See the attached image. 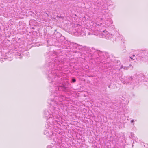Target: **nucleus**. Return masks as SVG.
Returning <instances> with one entry per match:
<instances>
[{"mask_svg": "<svg viewBox=\"0 0 148 148\" xmlns=\"http://www.w3.org/2000/svg\"><path fill=\"white\" fill-rule=\"evenodd\" d=\"M103 35H104V36H105V37L106 38V34L108 35V32L107 31L105 30L103 31V33H102Z\"/></svg>", "mask_w": 148, "mask_h": 148, "instance_id": "1", "label": "nucleus"}, {"mask_svg": "<svg viewBox=\"0 0 148 148\" xmlns=\"http://www.w3.org/2000/svg\"><path fill=\"white\" fill-rule=\"evenodd\" d=\"M72 81L73 82H75V81H76V80L74 78H73L72 79Z\"/></svg>", "mask_w": 148, "mask_h": 148, "instance_id": "2", "label": "nucleus"}, {"mask_svg": "<svg viewBox=\"0 0 148 148\" xmlns=\"http://www.w3.org/2000/svg\"><path fill=\"white\" fill-rule=\"evenodd\" d=\"M59 17V18H62L63 17L62 16H60V17Z\"/></svg>", "mask_w": 148, "mask_h": 148, "instance_id": "3", "label": "nucleus"}, {"mask_svg": "<svg viewBox=\"0 0 148 148\" xmlns=\"http://www.w3.org/2000/svg\"><path fill=\"white\" fill-rule=\"evenodd\" d=\"M131 123H133V122H134V120H132L131 121Z\"/></svg>", "mask_w": 148, "mask_h": 148, "instance_id": "4", "label": "nucleus"}, {"mask_svg": "<svg viewBox=\"0 0 148 148\" xmlns=\"http://www.w3.org/2000/svg\"><path fill=\"white\" fill-rule=\"evenodd\" d=\"M130 57V58H131L132 60V59H133L132 58H131V57Z\"/></svg>", "mask_w": 148, "mask_h": 148, "instance_id": "5", "label": "nucleus"}, {"mask_svg": "<svg viewBox=\"0 0 148 148\" xmlns=\"http://www.w3.org/2000/svg\"><path fill=\"white\" fill-rule=\"evenodd\" d=\"M132 66V65L131 64L130 65V66Z\"/></svg>", "mask_w": 148, "mask_h": 148, "instance_id": "6", "label": "nucleus"}, {"mask_svg": "<svg viewBox=\"0 0 148 148\" xmlns=\"http://www.w3.org/2000/svg\"><path fill=\"white\" fill-rule=\"evenodd\" d=\"M130 78H131V79L132 80V77H130Z\"/></svg>", "mask_w": 148, "mask_h": 148, "instance_id": "7", "label": "nucleus"}, {"mask_svg": "<svg viewBox=\"0 0 148 148\" xmlns=\"http://www.w3.org/2000/svg\"><path fill=\"white\" fill-rule=\"evenodd\" d=\"M126 69H127V67H126V68H125V69H126Z\"/></svg>", "mask_w": 148, "mask_h": 148, "instance_id": "8", "label": "nucleus"}, {"mask_svg": "<svg viewBox=\"0 0 148 148\" xmlns=\"http://www.w3.org/2000/svg\"><path fill=\"white\" fill-rule=\"evenodd\" d=\"M126 69H127V67H126V68H125V69H126Z\"/></svg>", "mask_w": 148, "mask_h": 148, "instance_id": "9", "label": "nucleus"}]
</instances>
